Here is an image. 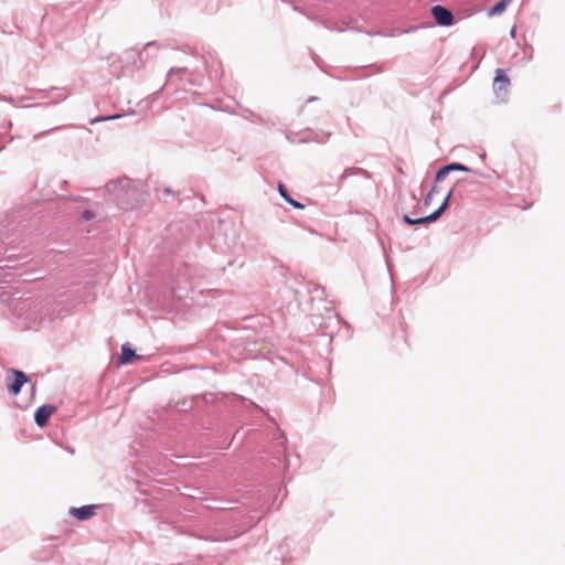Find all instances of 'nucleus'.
Returning <instances> with one entry per match:
<instances>
[{"label": "nucleus", "mask_w": 565, "mask_h": 565, "mask_svg": "<svg viewBox=\"0 0 565 565\" xmlns=\"http://www.w3.org/2000/svg\"><path fill=\"white\" fill-rule=\"evenodd\" d=\"M30 381V377L20 370L10 369L6 376V386L10 394L18 395L22 386Z\"/></svg>", "instance_id": "obj_1"}, {"label": "nucleus", "mask_w": 565, "mask_h": 565, "mask_svg": "<svg viewBox=\"0 0 565 565\" xmlns=\"http://www.w3.org/2000/svg\"><path fill=\"white\" fill-rule=\"evenodd\" d=\"M431 14L436 21L437 24L443 26H450L455 22L454 14L450 10L443 6H434L431 8Z\"/></svg>", "instance_id": "obj_2"}, {"label": "nucleus", "mask_w": 565, "mask_h": 565, "mask_svg": "<svg viewBox=\"0 0 565 565\" xmlns=\"http://www.w3.org/2000/svg\"><path fill=\"white\" fill-rule=\"evenodd\" d=\"M510 86V79L507 76L505 72L501 68L495 71V77L493 81V90L498 97L504 98L508 94V88Z\"/></svg>", "instance_id": "obj_3"}, {"label": "nucleus", "mask_w": 565, "mask_h": 565, "mask_svg": "<svg viewBox=\"0 0 565 565\" xmlns=\"http://www.w3.org/2000/svg\"><path fill=\"white\" fill-rule=\"evenodd\" d=\"M450 198V193H448L443 202V204L439 206L438 210H436L434 213H431L430 215L428 216H425V217H420V218H412L409 217L408 215H405L404 216V221L409 224V225H414V224H424V223H430V222H434L436 221L441 214L443 212L445 211L447 204H448V200Z\"/></svg>", "instance_id": "obj_4"}, {"label": "nucleus", "mask_w": 565, "mask_h": 565, "mask_svg": "<svg viewBox=\"0 0 565 565\" xmlns=\"http://www.w3.org/2000/svg\"><path fill=\"white\" fill-rule=\"evenodd\" d=\"M56 411L53 405L44 404L40 406L34 414V422L39 427H45L51 415Z\"/></svg>", "instance_id": "obj_5"}, {"label": "nucleus", "mask_w": 565, "mask_h": 565, "mask_svg": "<svg viewBox=\"0 0 565 565\" xmlns=\"http://www.w3.org/2000/svg\"><path fill=\"white\" fill-rule=\"evenodd\" d=\"M96 508L97 505L94 504L83 505L81 508H71L70 514L79 521H86L95 515Z\"/></svg>", "instance_id": "obj_6"}, {"label": "nucleus", "mask_w": 565, "mask_h": 565, "mask_svg": "<svg viewBox=\"0 0 565 565\" xmlns=\"http://www.w3.org/2000/svg\"><path fill=\"white\" fill-rule=\"evenodd\" d=\"M141 359L134 349H131L128 344H124L121 347V354L118 359V364L124 365L131 363L134 360Z\"/></svg>", "instance_id": "obj_7"}, {"label": "nucleus", "mask_w": 565, "mask_h": 565, "mask_svg": "<svg viewBox=\"0 0 565 565\" xmlns=\"http://www.w3.org/2000/svg\"><path fill=\"white\" fill-rule=\"evenodd\" d=\"M452 170H459V171H469V168L463 166V164H460V163H451V164H448L446 167H443L441 169L438 170L437 174H436V180L437 181H440L443 180L446 174L449 172V171H452Z\"/></svg>", "instance_id": "obj_8"}, {"label": "nucleus", "mask_w": 565, "mask_h": 565, "mask_svg": "<svg viewBox=\"0 0 565 565\" xmlns=\"http://www.w3.org/2000/svg\"><path fill=\"white\" fill-rule=\"evenodd\" d=\"M308 292L311 295V301H313L316 298L323 299L324 287L322 285H312V288H309Z\"/></svg>", "instance_id": "obj_9"}, {"label": "nucleus", "mask_w": 565, "mask_h": 565, "mask_svg": "<svg viewBox=\"0 0 565 565\" xmlns=\"http://www.w3.org/2000/svg\"><path fill=\"white\" fill-rule=\"evenodd\" d=\"M510 1L511 0H501L498 3H495L490 10V15L501 14L507 9Z\"/></svg>", "instance_id": "obj_10"}, {"label": "nucleus", "mask_w": 565, "mask_h": 565, "mask_svg": "<svg viewBox=\"0 0 565 565\" xmlns=\"http://www.w3.org/2000/svg\"><path fill=\"white\" fill-rule=\"evenodd\" d=\"M278 191H279V194L285 199L287 200V198H289L288 193H287V189L284 184H279L278 185Z\"/></svg>", "instance_id": "obj_11"}, {"label": "nucleus", "mask_w": 565, "mask_h": 565, "mask_svg": "<svg viewBox=\"0 0 565 565\" xmlns=\"http://www.w3.org/2000/svg\"><path fill=\"white\" fill-rule=\"evenodd\" d=\"M289 204H291L296 209H303V205L297 201H295L292 198H287L286 200Z\"/></svg>", "instance_id": "obj_12"}, {"label": "nucleus", "mask_w": 565, "mask_h": 565, "mask_svg": "<svg viewBox=\"0 0 565 565\" xmlns=\"http://www.w3.org/2000/svg\"><path fill=\"white\" fill-rule=\"evenodd\" d=\"M437 192V189L434 186L431 189V191L427 194L426 199H425V203L426 204H429V202L433 200L435 193Z\"/></svg>", "instance_id": "obj_13"}, {"label": "nucleus", "mask_w": 565, "mask_h": 565, "mask_svg": "<svg viewBox=\"0 0 565 565\" xmlns=\"http://www.w3.org/2000/svg\"><path fill=\"white\" fill-rule=\"evenodd\" d=\"M0 301L1 302H8L9 301V297L7 296V292L0 291Z\"/></svg>", "instance_id": "obj_14"}, {"label": "nucleus", "mask_w": 565, "mask_h": 565, "mask_svg": "<svg viewBox=\"0 0 565 565\" xmlns=\"http://www.w3.org/2000/svg\"><path fill=\"white\" fill-rule=\"evenodd\" d=\"M85 217H86L87 220H89V218H90V215H89V213H88V212H85Z\"/></svg>", "instance_id": "obj_15"}, {"label": "nucleus", "mask_w": 565, "mask_h": 565, "mask_svg": "<svg viewBox=\"0 0 565 565\" xmlns=\"http://www.w3.org/2000/svg\"><path fill=\"white\" fill-rule=\"evenodd\" d=\"M35 388H36V386H35V384H33L32 387H31L32 393L35 392Z\"/></svg>", "instance_id": "obj_16"}]
</instances>
